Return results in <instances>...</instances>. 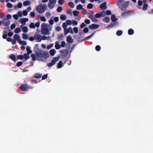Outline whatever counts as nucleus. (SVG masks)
<instances>
[{
	"mask_svg": "<svg viewBox=\"0 0 153 153\" xmlns=\"http://www.w3.org/2000/svg\"><path fill=\"white\" fill-rule=\"evenodd\" d=\"M41 32L42 34L45 35H48L49 34V30L48 28L47 24L43 23L41 25Z\"/></svg>",
	"mask_w": 153,
	"mask_h": 153,
	"instance_id": "nucleus-3",
	"label": "nucleus"
},
{
	"mask_svg": "<svg viewBox=\"0 0 153 153\" xmlns=\"http://www.w3.org/2000/svg\"><path fill=\"white\" fill-rule=\"evenodd\" d=\"M50 38V37L49 36L47 37V36H43L42 37V40H45L46 39L49 40Z\"/></svg>",
	"mask_w": 153,
	"mask_h": 153,
	"instance_id": "nucleus-44",
	"label": "nucleus"
},
{
	"mask_svg": "<svg viewBox=\"0 0 153 153\" xmlns=\"http://www.w3.org/2000/svg\"><path fill=\"white\" fill-rule=\"evenodd\" d=\"M148 7V4H144L143 6L142 9L145 10L147 9Z\"/></svg>",
	"mask_w": 153,
	"mask_h": 153,
	"instance_id": "nucleus-33",
	"label": "nucleus"
},
{
	"mask_svg": "<svg viewBox=\"0 0 153 153\" xmlns=\"http://www.w3.org/2000/svg\"><path fill=\"white\" fill-rule=\"evenodd\" d=\"M93 5L92 4L89 3L88 4L87 7L88 9H91L93 8Z\"/></svg>",
	"mask_w": 153,
	"mask_h": 153,
	"instance_id": "nucleus-35",
	"label": "nucleus"
},
{
	"mask_svg": "<svg viewBox=\"0 0 153 153\" xmlns=\"http://www.w3.org/2000/svg\"><path fill=\"white\" fill-rule=\"evenodd\" d=\"M64 34L65 35H66L68 33L70 32L69 31V27L68 28L64 29Z\"/></svg>",
	"mask_w": 153,
	"mask_h": 153,
	"instance_id": "nucleus-32",
	"label": "nucleus"
},
{
	"mask_svg": "<svg viewBox=\"0 0 153 153\" xmlns=\"http://www.w3.org/2000/svg\"><path fill=\"white\" fill-rule=\"evenodd\" d=\"M24 58V56L22 55H19L17 56L18 59H22Z\"/></svg>",
	"mask_w": 153,
	"mask_h": 153,
	"instance_id": "nucleus-41",
	"label": "nucleus"
},
{
	"mask_svg": "<svg viewBox=\"0 0 153 153\" xmlns=\"http://www.w3.org/2000/svg\"><path fill=\"white\" fill-rule=\"evenodd\" d=\"M28 21V19L27 18H24L21 19V20L20 19V22L23 25H24L26 23V22Z\"/></svg>",
	"mask_w": 153,
	"mask_h": 153,
	"instance_id": "nucleus-9",
	"label": "nucleus"
},
{
	"mask_svg": "<svg viewBox=\"0 0 153 153\" xmlns=\"http://www.w3.org/2000/svg\"><path fill=\"white\" fill-rule=\"evenodd\" d=\"M94 33H95L94 32L91 35L85 37V39H83L82 40H80V41H79H79H80V42H82V41H84L85 40L88 39H89L90 38H91L92 36L94 34ZM79 39H80V38H79Z\"/></svg>",
	"mask_w": 153,
	"mask_h": 153,
	"instance_id": "nucleus-15",
	"label": "nucleus"
},
{
	"mask_svg": "<svg viewBox=\"0 0 153 153\" xmlns=\"http://www.w3.org/2000/svg\"><path fill=\"white\" fill-rule=\"evenodd\" d=\"M62 66V62L61 60L59 61L57 67V68H61Z\"/></svg>",
	"mask_w": 153,
	"mask_h": 153,
	"instance_id": "nucleus-22",
	"label": "nucleus"
},
{
	"mask_svg": "<svg viewBox=\"0 0 153 153\" xmlns=\"http://www.w3.org/2000/svg\"><path fill=\"white\" fill-rule=\"evenodd\" d=\"M67 25H71L72 22L70 20H67L66 21V22Z\"/></svg>",
	"mask_w": 153,
	"mask_h": 153,
	"instance_id": "nucleus-62",
	"label": "nucleus"
},
{
	"mask_svg": "<svg viewBox=\"0 0 153 153\" xmlns=\"http://www.w3.org/2000/svg\"><path fill=\"white\" fill-rule=\"evenodd\" d=\"M55 64L56 61L55 60L52 59L51 61V62L49 63L47 65L49 67H51Z\"/></svg>",
	"mask_w": 153,
	"mask_h": 153,
	"instance_id": "nucleus-12",
	"label": "nucleus"
},
{
	"mask_svg": "<svg viewBox=\"0 0 153 153\" xmlns=\"http://www.w3.org/2000/svg\"><path fill=\"white\" fill-rule=\"evenodd\" d=\"M63 38L64 36L62 34L59 36L58 37V39L60 40H62L63 39Z\"/></svg>",
	"mask_w": 153,
	"mask_h": 153,
	"instance_id": "nucleus-61",
	"label": "nucleus"
},
{
	"mask_svg": "<svg viewBox=\"0 0 153 153\" xmlns=\"http://www.w3.org/2000/svg\"><path fill=\"white\" fill-rule=\"evenodd\" d=\"M89 31L88 28L87 27L85 28L83 30V32L85 33H87Z\"/></svg>",
	"mask_w": 153,
	"mask_h": 153,
	"instance_id": "nucleus-56",
	"label": "nucleus"
},
{
	"mask_svg": "<svg viewBox=\"0 0 153 153\" xmlns=\"http://www.w3.org/2000/svg\"><path fill=\"white\" fill-rule=\"evenodd\" d=\"M62 26L64 29L66 28L67 27V24L65 22H64L62 24Z\"/></svg>",
	"mask_w": 153,
	"mask_h": 153,
	"instance_id": "nucleus-57",
	"label": "nucleus"
},
{
	"mask_svg": "<svg viewBox=\"0 0 153 153\" xmlns=\"http://www.w3.org/2000/svg\"><path fill=\"white\" fill-rule=\"evenodd\" d=\"M53 45L52 44H51L49 45H48L47 46V48L49 50L52 47H53Z\"/></svg>",
	"mask_w": 153,
	"mask_h": 153,
	"instance_id": "nucleus-64",
	"label": "nucleus"
},
{
	"mask_svg": "<svg viewBox=\"0 0 153 153\" xmlns=\"http://www.w3.org/2000/svg\"><path fill=\"white\" fill-rule=\"evenodd\" d=\"M118 25V23L116 21L115 22H111L110 24L107 26L106 28H108L110 27H112Z\"/></svg>",
	"mask_w": 153,
	"mask_h": 153,
	"instance_id": "nucleus-6",
	"label": "nucleus"
},
{
	"mask_svg": "<svg viewBox=\"0 0 153 153\" xmlns=\"http://www.w3.org/2000/svg\"><path fill=\"white\" fill-rule=\"evenodd\" d=\"M128 14V13L127 12L125 11L121 15V16L122 17L124 18L125 17L126 15H127Z\"/></svg>",
	"mask_w": 153,
	"mask_h": 153,
	"instance_id": "nucleus-49",
	"label": "nucleus"
},
{
	"mask_svg": "<svg viewBox=\"0 0 153 153\" xmlns=\"http://www.w3.org/2000/svg\"><path fill=\"white\" fill-rule=\"evenodd\" d=\"M67 41L70 43H72L73 42V39L70 36H68L67 38Z\"/></svg>",
	"mask_w": 153,
	"mask_h": 153,
	"instance_id": "nucleus-14",
	"label": "nucleus"
},
{
	"mask_svg": "<svg viewBox=\"0 0 153 153\" xmlns=\"http://www.w3.org/2000/svg\"><path fill=\"white\" fill-rule=\"evenodd\" d=\"M65 2L64 0H58V3L60 5L63 4Z\"/></svg>",
	"mask_w": 153,
	"mask_h": 153,
	"instance_id": "nucleus-58",
	"label": "nucleus"
},
{
	"mask_svg": "<svg viewBox=\"0 0 153 153\" xmlns=\"http://www.w3.org/2000/svg\"><path fill=\"white\" fill-rule=\"evenodd\" d=\"M101 49L100 46L99 45H97L96 46L95 49L97 51H99Z\"/></svg>",
	"mask_w": 153,
	"mask_h": 153,
	"instance_id": "nucleus-50",
	"label": "nucleus"
},
{
	"mask_svg": "<svg viewBox=\"0 0 153 153\" xmlns=\"http://www.w3.org/2000/svg\"><path fill=\"white\" fill-rule=\"evenodd\" d=\"M29 55L27 54V53H25L24 54V57L26 60H27L30 58V56H29Z\"/></svg>",
	"mask_w": 153,
	"mask_h": 153,
	"instance_id": "nucleus-36",
	"label": "nucleus"
},
{
	"mask_svg": "<svg viewBox=\"0 0 153 153\" xmlns=\"http://www.w3.org/2000/svg\"><path fill=\"white\" fill-rule=\"evenodd\" d=\"M73 30L75 33H77L78 32V28L77 27H74L73 28Z\"/></svg>",
	"mask_w": 153,
	"mask_h": 153,
	"instance_id": "nucleus-63",
	"label": "nucleus"
},
{
	"mask_svg": "<svg viewBox=\"0 0 153 153\" xmlns=\"http://www.w3.org/2000/svg\"><path fill=\"white\" fill-rule=\"evenodd\" d=\"M7 31H4L3 32V35L2 36L3 38L4 39H6L7 38Z\"/></svg>",
	"mask_w": 153,
	"mask_h": 153,
	"instance_id": "nucleus-24",
	"label": "nucleus"
},
{
	"mask_svg": "<svg viewBox=\"0 0 153 153\" xmlns=\"http://www.w3.org/2000/svg\"><path fill=\"white\" fill-rule=\"evenodd\" d=\"M68 4L72 8L74 7V3L71 1L69 2L68 3Z\"/></svg>",
	"mask_w": 153,
	"mask_h": 153,
	"instance_id": "nucleus-40",
	"label": "nucleus"
},
{
	"mask_svg": "<svg viewBox=\"0 0 153 153\" xmlns=\"http://www.w3.org/2000/svg\"><path fill=\"white\" fill-rule=\"evenodd\" d=\"M111 19L112 22H115L118 20V19L116 18L114 15H112L111 16Z\"/></svg>",
	"mask_w": 153,
	"mask_h": 153,
	"instance_id": "nucleus-16",
	"label": "nucleus"
},
{
	"mask_svg": "<svg viewBox=\"0 0 153 153\" xmlns=\"http://www.w3.org/2000/svg\"><path fill=\"white\" fill-rule=\"evenodd\" d=\"M61 46L59 44H56L55 45V48L56 49H59L60 48Z\"/></svg>",
	"mask_w": 153,
	"mask_h": 153,
	"instance_id": "nucleus-59",
	"label": "nucleus"
},
{
	"mask_svg": "<svg viewBox=\"0 0 153 153\" xmlns=\"http://www.w3.org/2000/svg\"><path fill=\"white\" fill-rule=\"evenodd\" d=\"M21 31V29L19 27H17L15 29L14 33H19Z\"/></svg>",
	"mask_w": 153,
	"mask_h": 153,
	"instance_id": "nucleus-29",
	"label": "nucleus"
},
{
	"mask_svg": "<svg viewBox=\"0 0 153 153\" xmlns=\"http://www.w3.org/2000/svg\"><path fill=\"white\" fill-rule=\"evenodd\" d=\"M14 38L16 40H17L20 38V36L17 34H15L13 36Z\"/></svg>",
	"mask_w": 153,
	"mask_h": 153,
	"instance_id": "nucleus-34",
	"label": "nucleus"
},
{
	"mask_svg": "<svg viewBox=\"0 0 153 153\" xmlns=\"http://www.w3.org/2000/svg\"><path fill=\"white\" fill-rule=\"evenodd\" d=\"M86 25L85 24L84 22L82 23V24L80 25V27L81 28H82L84 27H86Z\"/></svg>",
	"mask_w": 153,
	"mask_h": 153,
	"instance_id": "nucleus-60",
	"label": "nucleus"
},
{
	"mask_svg": "<svg viewBox=\"0 0 153 153\" xmlns=\"http://www.w3.org/2000/svg\"><path fill=\"white\" fill-rule=\"evenodd\" d=\"M42 76V74L37 73L35 74L34 75V77L37 79H39Z\"/></svg>",
	"mask_w": 153,
	"mask_h": 153,
	"instance_id": "nucleus-17",
	"label": "nucleus"
},
{
	"mask_svg": "<svg viewBox=\"0 0 153 153\" xmlns=\"http://www.w3.org/2000/svg\"><path fill=\"white\" fill-rule=\"evenodd\" d=\"M5 16V15L4 13H2L1 14H0V18L2 19H3L5 18L4 17Z\"/></svg>",
	"mask_w": 153,
	"mask_h": 153,
	"instance_id": "nucleus-52",
	"label": "nucleus"
},
{
	"mask_svg": "<svg viewBox=\"0 0 153 153\" xmlns=\"http://www.w3.org/2000/svg\"><path fill=\"white\" fill-rule=\"evenodd\" d=\"M60 52L62 53H64V54L65 56H66L68 55V51L67 49H65L63 51H61Z\"/></svg>",
	"mask_w": 153,
	"mask_h": 153,
	"instance_id": "nucleus-19",
	"label": "nucleus"
},
{
	"mask_svg": "<svg viewBox=\"0 0 153 153\" xmlns=\"http://www.w3.org/2000/svg\"><path fill=\"white\" fill-rule=\"evenodd\" d=\"M129 2V1H125L124 0H117V4L121 10L123 11H126Z\"/></svg>",
	"mask_w": 153,
	"mask_h": 153,
	"instance_id": "nucleus-2",
	"label": "nucleus"
},
{
	"mask_svg": "<svg viewBox=\"0 0 153 153\" xmlns=\"http://www.w3.org/2000/svg\"><path fill=\"white\" fill-rule=\"evenodd\" d=\"M62 10V8L60 6L58 7L56 10L57 12L59 13Z\"/></svg>",
	"mask_w": 153,
	"mask_h": 153,
	"instance_id": "nucleus-45",
	"label": "nucleus"
},
{
	"mask_svg": "<svg viewBox=\"0 0 153 153\" xmlns=\"http://www.w3.org/2000/svg\"><path fill=\"white\" fill-rule=\"evenodd\" d=\"M22 30L24 33H26L27 32L28 29L27 27L25 26L22 28Z\"/></svg>",
	"mask_w": 153,
	"mask_h": 153,
	"instance_id": "nucleus-27",
	"label": "nucleus"
},
{
	"mask_svg": "<svg viewBox=\"0 0 153 153\" xmlns=\"http://www.w3.org/2000/svg\"><path fill=\"white\" fill-rule=\"evenodd\" d=\"M48 74H45L42 77V80H44L47 79L48 77Z\"/></svg>",
	"mask_w": 153,
	"mask_h": 153,
	"instance_id": "nucleus-55",
	"label": "nucleus"
},
{
	"mask_svg": "<svg viewBox=\"0 0 153 153\" xmlns=\"http://www.w3.org/2000/svg\"><path fill=\"white\" fill-rule=\"evenodd\" d=\"M94 12L93 10H91L88 13V17L90 19H91V18L94 16Z\"/></svg>",
	"mask_w": 153,
	"mask_h": 153,
	"instance_id": "nucleus-13",
	"label": "nucleus"
},
{
	"mask_svg": "<svg viewBox=\"0 0 153 153\" xmlns=\"http://www.w3.org/2000/svg\"><path fill=\"white\" fill-rule=\"evenodd\" d=\"M29 27L30 28H35V25L34 23L32 22L29 25Z\"/></svg>",
	"mask_w": 153,
	"mask_h": 153,
	"instance_id": "nucleus-39",
	"label": "nucleus"
},
{
	"mask_svg": "<svg viewBox=\"0 0 153 153\" xmlns=\"http://www.w3.org/2000/svg\"><path fill=\"white\" fill-rule=\"evenodd\" d=\"M99 27V25H96L94 24H93L91 25H90L89 26V28L90 29L94 30L97 28Z\"/></svg>",
	"mask_w": 153,
	"mask_h": 153,
	"instance_id": "nucleus-8",
	"label": "nucleus"
},
{
	"mask_svg": "<svg viewBox=\"0 0 153 153\" xmlns=\"http://www.w3.org/2000/svg\"><path fill=\"white\" fill-rule=\"evenodd\" d=\"M56 51L54 49H51L50 51V53L51 56H53L55 54Z\"/></svg>",
	"mask_w": 153,
	"mask_h": 153,
	"instance_id": "nucleus-18",
	"label": "nucleus"
},
{
	"mask_svg": "<svg viewBox=\"0 0 153 153\" xmlns=\"http://www.w3.org/2000/svg\"><path fill=\"white\" fill-rule=\"evenodd\" d=\"M53 4H50V2H49L48 4V7L50 9H52L54 7V5H53Z\"/></svg>",
	"mask_w": 153,
	"mask_h": 153,
	"instance_id": "nucleus-48",
	"label": "nucleus"
},
{
	"mask_svg": "<svg viewBox=\"0 0 153 153\" xmlns=\"http://www.w3.org/2000/svg\"><path fill=\"white\" fill-rule=\"evenodd\" d=\"M34 37L39 42H41L42 40V36L40 35L37 34V35H35L34 36Z\"/></svg>",
	"mask_w": 153,
	"mask_h": 153,
	"instance_id": "nucleus-11",
	"label": "nucleus"
},
{
	"mask_svg": "<svg viewBox=\"0 0 153 153\" xmlns=\"http://www.w3.org/2000/svg\"><path fill=\"white\" fill-rule=\"evenodd\" d=\"M26 50L27 51V53L28 55L32 53V51L30 50V48L29 46H27L26 48Z\"/></svg>",
	"mask_w": 153,
	"mask_h": 153,
	"instance_id": "nucleus-26",
	"label": "nucleus"
},
{
	"mask_svg": "<svg viewBox=\"0 0 153 153\" xmlns=\"http://www.w3.org/2000/svg\"><path fill=\"white\" fill-rule=\"evenodd\" d=\"M39 44H36L34 48V51L37 57V59L39 61H42L49 58V54L48 52L39 49L38 48Z\"/></svg>",
	"mask_w": 153,
	"mask_h": 153,
	"instance_id": "nucleus-1",
	"label": "nucleus"
},
{
	"mask_svg": "<svg viewBox=\"0 0 153 153\" xmlns=\"http://www.w3.org/2000/svg\"><path fill=\"white\" fill-rule=\"evenodd\" d=\"M56 0H49V2H50V4H53L54 3V5L56 2Z\"/></svg>",
	"mask_w": 153,
	"mask_h": 153,
	"instance_id": "nucleus-47",
	"label": "nucleus"
},
{
	"mask_svg": "<svg viewBox=\"0 0 153 153\" xmlns=\"http://www.w3.org/2000/svg\"><path fill=\"white\" fill-rule=\"evenodd\" d=\"M10 57L13 61L15 62L16 61V57L13 54H11L10 56Z\"/></svg>",
	"mask_w": 153,
	"mask_h": 153,
	"instance_id": "nucleus-20",
	"label": "nucleus"
},
{
	"mask_svg": "<svg viewBox=\"0 0 153 153\" xmlns=\"http://www.w3.org/2000/svg\"><path fill=\"white\" fill-rule=\"evenodd\" d=\"M20 88L23 91H26L30 89L29 86L26 84L21 85L20 86Z\"/></svg>",
	"mask_w": 153,
	"mask_h": 153,
	"instance_id": "nucleus-5",
	"label": "nucleus"
},
{
	"mask_svg": "<svg viewBox=\"0 0 153 153\" xmlns=\"http://www.w3.org/2000/svg\"><path fill=\"white\" fill-rule=\"evenodd\" d=\"M74 15L75 16H77L78 15L79 12L78 11L76 10H74L73 12Z\"/></svg>",
	"mask_w": 153,
	"mask_h": 153,
	"instance_id": "nucleus-46",
	"label": "nucleus"
},
{
	"mask_svg": "<svg viewBox=\"0 0 153 153\" xmlns=\"http://www.w3.org/2000/svg\"><path fill=\"white\" fill-rule=\"evenodd\" d=\"M30 3L29 1H26L23 2V5L25 6L29 5H30Z\"/></svg>",
	"mask_w": 153,
	"mask_h": 153,
	"instance_id": "nucleus-31",
	"label": "nucleus"
},
{
	"mask_svg": "<svg viewBox=\"0 0 153 153\" xmlns=\"http://www.w3.org/2000/svg\"><path fill=\"white\" fill-rule=\"evenodd\" d=\"M103 20L104 22H105L108 23L110 21V18L108 17H105L103 18Z\"/></svg>",
	"mask_w": 153,
	"mask_h": 153,
	"instance_id": "nucleus-23",
	"label": "nucleus"
},
{
	"mask_svg": "<svg viewBox=\"0 0 153 153\" xmlns=\"http://www.w3.org/2000/svg\"><path fill=\"white\" fill-rule=\"evenodd\" d=\"M123 33V32L121 30H118L116 32V35L118 36L121 35Z\"/></svg>",
	"mask_w": 153,
	"mask_h": 153,
	"instance_id": "nucleus-37",
	"label": "nucleus"
},
{
	"mask_svg": "<svg viewBox=\"0 0 153 153\" xmlns=\"http://www.w3.org/2000/svg\"><path fill=\"white\" fill-rule=\"evenodd\" d=\"M83 8L81 4H79L76 6V9L78 10H82Z\"/></svg>",
	"mask_w": 153,
	"mask_h": 153,
	"instance_id": "nucleus-38",
	"label": "nucleus"
},
{
	"mask_svg": "<svg viewBox=\"0 0 153 153\" xmlns=\"http://www.w3.org/2000/svg\"><path fill=\"white\" fill-rule=\"evenodd\" d=\"M60 19L62 20H65L66 19V17L65 15L62 14L60 15Z\"/></svg>",
	"mask_w": 153,
	"mask_h": 153,
	"instance_id": "nucleus-28",
	"label": "nucleus"
},
{
	"mask_svg": "<svg viewBox=\"0 0 153 153\" xmlns=\"http://www.w3.org/2000/svg\"><path fill=\"white\" fill-rule=\"evenodd\" d=\"M90 19L93 22H97L98 21V20L96 18H95L94 16Z\"/></svg>",
	"mask_w": 153,
	"mask_h": 153,
	"instance_id": "nucleus-43",
	"label": "nucleus"
},
{
	"mask_svg": "<svg viewBox=\"0 0 153 153\" xmlns=\"http://www.w3.org/2000/svg\"><path fill=\"white\" fill-rule=\"evenodd\" d=\"M106 2H103V3L101 4L100 6V7L101 9L102 10H105L107 9V6H106Z\"/></svg>",
	"mask_w": 153,
	"mask_h": 153,
	"instance_id": "nucleus-10",
	"label": "nucleus"
},
{
	"mask_svg": "<svg viewBox=\"0 0 153 153\" xmlns=\"http://www.w3.org/2000/svg\"><path fill=\"white\" fill-rule=\"evenodd\" d=\"M47 7L46 5L41 4L36 7V9L37 11L40 14L43 13L46 10Z\"/></svg>",
	"mask_w": 153,
	"mask_h": 153,
	"instance_id": "nucleus-4",
	"label": "nucleus"
},
{
	"mask_svg": "<svg viewBox=\"0 0 153 153\" xmlns=\"http://www.w3.org/2000/svg\"><path fill=\"white\" fill-rule=\"evenodd\" d=\"M22 37L24 39H27L29 38V36L26 34L23 33Z\"/></svg>",
	"mask_w": 153,
	"mask_h": 153,
	"instance_id": "nucleus-25",
	"label": "nucleus"
},
{
	"mask_svg": "<svg viewBox=\"0 0 153 153\" xmlns=\"http://www.w3.org/2000/svg\"><path fill=\"white\" fill-rule=\"evenodd\" d=\"M3 25L5 26H8L10 23L9 20L6 19V18H4L2 20Z\"/></svg>",
	"mask_w": 153,
	"mask_h": 153,
	"instance_id": "nucleus-7",
	"label": "nucleus"
},
{
	"mask_svg": "<svg viewBox=\"0 0 153 153\" xmlns=\"http://www.w3.org/2000/svg\"><path fill=\"white\" fill-rule=\"evenodd\" d=\"M82 10V13L84 15H86L87 14V11L85 9L83 8Z\"/></svg>",
	"mask_w": 153,
	"mask_h": 153,
	"instance_id": "nucleus-42",
	"label": "nucleus"
},
{
	"mask_svg": "<svg viewBox=\"0 0 153 153\" xmlns=\"http://www.w3.org/2000/svg\"><path fill=\"white\" fill-rule=\"evenodd\" d=\"M128 33L130 35H133L134 33V30L132 29H129L128 30Z\"/></svg>",
	"mask_w": 153,
	"mask_h": 153,
	"instance_id": "nucleus-21",
	"label": "nucleus"
},
{
	"mask_svg": "<svg viewBox=\"0 0 153 153\" xmlns=\"http://www.w3.org/2000/svg\"><path fill=\"white\" fill-rule=\"evenodd\" d=\"M7 6L8 8H11L13 7L12 4L10 3L9 2L7 4Z\"/></svg>",
	"mask_w": 153,
	"mask_h": 153,
	"instance_id": "nucleus-53",
	"label": "nucleus"
},
{
	"mask_svg": "<svg viewBox=\"0 0 153 153\" xmlns=\"http://www.w3.org/2000/svg\"><path fill=\"white\" fill-rule=\"evenodd\" d=\"M95 17L96 18H99L101 17V14L100 13H97L95 15Z\"/></svg>",
	"mask_w": 153,
	"mask_h": 153,
	"instance_id": "nucleus-51",
	"label": "nucleus"
},
{
	"mask_svg": "<svg viewBox=\"0 0 153 153\" xmlns=\"http://www.w3.org/2000/svg\"><path fill=\"white\" fill-rule=\"evenodd\" d=\"M23 64V62L21 61H19L16 64V66L18 67L20 66Z\"/></svg>",
	"mask_w": 153,
	"mask_h": 153,
	"instance_id": "nucleus-54",
	"label": "nucleus"
},
{
	"mask_svg": "<svg viewBox=\"0 0 153 153\" xmlns=\"http://www.w3.org/2000/svg\"><path fill=\"white\" fill-rule=\"evenodd\" d=\"M30 56L32 58L33 60L35 61L36 60L37 57L35 54L33 53H32L31 54Z\"/></svg>",
	"mask_w": 153,
	"mask_h": 153,
	"instance_id": "nucleus-30",
	"label": "nucleus"
}]
</instances>
